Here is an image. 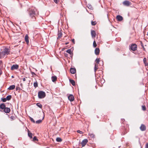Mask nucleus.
Returning a JSON list of instances; mask_svg holds the SVG:
<instances>
[{
    "mask_svg": "<svg viewBox=\"0 0 148 148\" xmlns=\"http://www.w3.org/2000/svg\"><path fill=\"white\" fill-rule=\"evenodd\" d=\"M28 11L29 12V16L31 18V20H34L35 19V15L36 13L38 14L37 9L35 8H29L28 10Z\"/></svg>",
    "mask_w": 148,
    "mask_h": 148,
    "instance_id": "nucleus-1",
    "label": "nucleus"
},
{
    "mask_svg": "<svg viewBox=\"0 0 148 148\" xmlns=\"http://www.w3.org/2000/svg\"><path fill=\"white\" fill-rule=\"evenodd\" d=\"M45 96V92L41 91L38 92V97L40 99L44 98Z\"/></svg>",
    "mask_w": 148,
    "mask_h": 148,
    "instance_id": "nucleus-2",
    "label": "nucleus"
},
{
    "mask_svg": "<svg viewBox=\"0 0 148 148\" xmlns=\"http://www.w3.org/2000/svg\"><path fill=\"white\" fill-rule=\"evenodd\" d=\"M137 47V46L136 44H132L131 46L130 49L132 50L135 51L136 50Z\"/></svg>",
    "mask_w": 148,
    "mask_h": 148,
    "instance_id": "nucleus-3",
    "label": "nucleus"
},
{
    "mask_svg": "<svg viewBox=\"0 0 148 148\" xmlns=\"http://www.w3.org/2000/svg\"><path fill=\"white\" fill-rule=\"evenodd\" d=\"M19 66L17 64H13L11 67V70H14L17 69H18Z\"/></svg>",
    "mask_w": 148,
    "mask_h": 148,
    "instance_id": "nucleus-4",
    "label": "nucleus"
},
{
    "mask_svg": "<svg viewBox=\"0 0 148 148\" xmlns=\"http://www.w3.org/2000/svg\"><path fill=\"white\" fill-rule=\"evenodd\" d=\"M123 4L125 6H128L131 4V3L128 1H125L123 3Z\"/></svg>",
    "mask_w": 148,
    "mask_h": 148,
    "instance_id": "nucleus-5",
    "label": "nucleus"
},
{
    "mask_svg": "<svg viewBox=\"0 0 148 148\" xmlns=\"http://www.w3.org/2000/svg\"><path fill=\"white\" fill-rule=\"evenodd\" d=\"M3 51V53L4 54L5 56V55L9 54L10 53V51L9 49L8 48H5L4 49V51Z\"/></svg>",
    "mask_w": 148,
    "mask_h": 148,
    "instance_id": "nucleus-6",
    "label": "nucleus"
},
{
    "mask_svg": "<svg viewBox=\"0 0 148 148\" xmlns=\"http://www.w3.org/2000/svg\"><path fill=\"white\" fill-rule=\"evenodd\" d=\"M88 142V140L86 139H84L82 142L81 144L82 145V147H84L86 144Z\"/></svg>",
    "mask_w": 148,
    "mask_h": 148,
    "instance_id": "nucleus-7",
    "label": "nucleus"
},
{
    "mask_svg": "<svg viewBox=\"0 0 148 148\" xmlns=\"http://www.w3.org/2000/svg\"><path fill=\"white\" fill-rule=\"evenodd\" d=\"M140 129L142 131H145L146 130V127L144 125L142 124L140 127Z\"/></svg>",
    "mask_w": 148,
    "mask_h": 148,
    "instance_id": "nucleus-8",
    "label": "nucleus"
},
{
    "mask_svg": "<svg viewBox=\"0 0 148 148\" xmlns=\"http://www.w3.org/2000/svg\"><path fill=\"white\" fill-rule=\"evenodd\" d=\"M69 99L71 101H73L74 99V98L73 95H70L68 97Z\"/></svg>",
    "mask_w": 148,
    "mask_h": 148,
    "instance_id": "nucleus-9",
    "label": "nucleus"
},
{
    "mask_svg": "<svg viewBox=\"0 0 148 148\" xmlns=\"http://www.w3.org/2000/svg\"><path fill=\"white\" fill-rule=\"evenodd\" d=\"M116 19L118 21H122L123 20V18L120 15H118L117 16H116Z\"/></svg>",
    "mask_w": 148,
    "mask_h": 148,
    "instance_id": "nucleus-10",
    "label": "nucleus"
},
{
    "mask_svg": "<svg viewBox=\"0 0 148 148\" xmlns=\"http://www.w3.org/2000/svg\"><path fill=\"white\" fill-rule=\"evenodd\" d=\"M25 40L27 43V44L28 45L29 43V37L27 34H26L25 37Z\"/></svg>",
    "mask_w": 148,
    "mask_h": 148,
    "instance_id": "nucleus-11",
    "label": "nucleus"
},
{
    "mask_svg": "<svg viewBox=\"0 0 148 148\" xmlns=\"http://www.w3.org/2000/svg\"><path fill=\"white\" fill-rule=\"evenodd\" d=\"M3 111L5 113H9L10 111V108L5 107L3 110Z\"/></svg>",
    "mask_w": 148,
    "mask_h": 148,
    "instance_id": "nucleus-12",
    "label": "nucleus"
},
{
    "mask_svg": "<svg viewBox=\"0 0 148 148\" xmlns=\"http://www.w3.org/2000/svg\"><path fill=\"white\" fill-rule=\"evenodd\" d=\"M5 107V106L4 103H1L0 105V110H4Z\"/></svg>",
    "mask_w": 148,
    "mask_h": 148,
    "instance_id": "nucleus-13",
    "label": "nucleus"
},
{
    "mask_svg": "<svg viewBox=\"0 0 148 148\" xmlns=\"http://www.w3.org/2000/svg\"><path fill=\"white\" fill-rule=\"evenodd\" d=\"M91 34L92 37L93 38H95L96 35V34L95 31L94 30H92L91 31Z\"/></svg>",
    "mask_w": 148,
    "mask_h": 148,
    "instance_id": "nucleus-14",
    "label": "nucleus"
},
{
    "mask_svg": "<svg viewBox=\"0 0 148 148\" xmlns=\"http://www.w3.org/2000/svg\"><path fill=\"white\" fill-rule=\"evenodd\" d=\"M100 52V50L99 49V48H97L95 50V54L97 55H98L99 54Z\"/></svg>",
    "mask_w": 148,
    "mask_h": 148,
    "instance_id": "nucleus-15",
    "label": "nucleus"
},
{
    "mask_svg": "<svg viewBox=\"0 0 148 148\" xmlns=\"http://www.w3.org/2000/svg\"><path fill=\"white\" fill-rule=\"evenodd\" d=\"M70 72L72 74H75L76 72V69L75 68H71L70 70Z\"/></svg>",
    "mask_w": 148,
    "mask_h": 148,
    "instance_id": "nucleus-16",
    "label": "nucleus"
},
{
    "mask_svg": "<svg viewBox=\"0 0 148 148\" xmlns=\"http://www.w3.org/2000/svg\"><path fill=\"white\" fill-rule=\"evenodd\" d=\"M143 61L145 66H147L148 65V63L147 62V59L146 58H144Z\"/></svg>",
    "mask_w": 148,
    "mask_h": 148,
    "instance_id": "nucleus-17",
    "label": "nucleus"
},
{
    "mask_svg": "<svg viewBox=\"0 0 148 148\" xmlns=\"http://www.w3.org/2000/svg\"><path fill=\"white\" fill-rule=\"evenodd\" d=\"M15 86L14 85H12L10 86V87L8 88L9 90H12L14 89L15 88Z\"/></svg>",
    "mask_w": 148,
    "mask_h": 148,
    "instance_id": "nucleus-18",
    "label": "nucleus"
},
{
    "mask_svg": "<svg viewBox=\"0 0 148 148\" xmlns=\"http://www.w3.org/2000/svg\"><path fill=\"white\" fill-rule=\"evenodd\" d=\"M51 79L52 82H54L55 81H56L57 79V77L56 76H53L51 77Z\"/></svg>",
    "mask_w": 148,
    "mask_h": 148,
    "instance_id": "nucleus-19",
    "label": "nucleus"
},
{
    "mask_svg": "<svg viewBox=\"0 0 148 148\" xmlns=\"http://www.w3.org/2000/svg\"><path fill=\"white\" fill-rule=\"evenodd\" d=\"M5 55L3 51L0 52V58H3L5 57Z\"/></svg>",
    "mask_w": 148,
    "mask_h": 148,
    "instance_id": "nucleus-20",
    "label": "nucleus"
},
{
    "mask_svg": "<svg viewBox=\"0 0 148 148\" xmlns=\"http://www.w3.org/2000/svg\"><path fill=\"white\" fill-rule=\"evenodd\" d=\"M28 136L31 138H32V134L29 130H28Z\"/></svg>",
    "mask_w": 148,
    "mask_h": 148,
    "instance_id": "nucleus-21",
    "label": "nucleus"
},
{
    "mask_svg": "<svg viewBox=\"0 0 148 148\" xmlns=\"http://www.w3.org/2000/svg\"><path fill=\"white\" fill-rule=\"evenodd\" d=\"M69 81L70 82L71 84L75 86V81L74 80L70 79L69 80Z\"/></svg>",
    "mask_w": 148,
    "mask_h": 148,
    "instance_id": "nucleus-22",
    "label": "nucleus"
},
{
    "mask_svg": "<svg viewBox=\"0 0 148 148\" xmlns=\"http://www.w3.org/2000/svg\"><path fill=\"white\" fill-rule=\"evenodd\" d=\"M89 135L91 138H94L95 137V135L93 133H89Z\"/></svg>",
    "mask_w": 148,
    "mask_h": 148,
    "instance_id": "nucleus-23",
    "label": "nucleus"
},
{
    "mask_svg": "<svg viewBox=\"0 0 148 148\" xmlns=\"http://www.w3.org/2000/svg\"><path fill=\"white\" fill-rule=\"evenodd\" d=\"M12 96L11 95H9L6 98V99L7 100H10L12 98Z\"/></svg>",
    "mask_w": 148,
    "mask_h": 148,
    "instance_id": "nucleus-24",
    "label": "nucleus"
},
{
    "mask_svg": "<svg viewBox=\"0 0 148 148\" xmlns=\"http://www.w3.org/2000/svg\"><path fill=\"white\" fill-rule=\"evenodd\" d=\"M98 65H97V64H95V67H94V71H95V72H96L97 69H98Z\"/></svg>",
    "mask_w": 148,
    "mask_h": 148,
    "instance_id": "nucleus-25",
    "label": "nucleus"
},
{
    "mask_svg": "<svg viewBox=\"0 0 148 148\" xmlns=\"http://www.w3.org/2000/svg\"><path fill=\"white\" fill-rule=\"evenodd\" d=\"M66 52L70 54V55L73 54V53L71 52V49H69L66 50Z\"/></svg>",
    "mask_w": 148,
    "mask_h": 148,
    "instance_id": "nucleus-26",
    "label": "nucleus"
},
{
    "mask_svg": "<svg viewBox=\"0 0 148 148\" xmlns=\"http://www.w3.org/2000/svg\"><path fill=\"white\" fill-rule=\"evenodd\" d=\"M62 35V34L61 32H59L58 34V38H60Z\"/></svg>",
    "mask_w": 148,
    "mask_h": 148,
    "instance_id": "nucleus-27",
    "label": "nucleus"
},
{
    "mask_svg": "<svg viewBox=\"0 0 148 148\" xmlns=\"http://www.w3.org/2000/svg\"><path fill=\"white\" fill-rule=\"evenodd\" d=\"M56 140L58 142H61L62 141V140L60 138L58 137L56 138Z\"/></svg>",
    "mask_w": 148,
    "mask_h": 148,
    "instance_id": "nucleus-28",
    "label": "nucleus"
},
{
    "mask_svg": "<svg viewBox=\"0 0 148 148\" xmlns=\"http://www.w3.org/2000/svg\"><path fill=\"white\" fill-rule=\"evenodd\" d=\"M37 106L39 108H41L42 107V105L40 103H37L36 104Z\"/></svg>",
    "mask_w": 148,
    "mask_h": 148,
    "instance_id": "nucleus-29",
    "label": "nucleus"
},
{
    "mask_svg": "<svg viewBox=\"0 0 148 148\" xmlns=\"http://www.w3.org/2000/svg\"><path fill=\"white\" fill-rule=\"evenodd\" d=\"M100 61L99 58H97L95 60V62L96 63V64L97 65H98Z\"/></svg>",
    "mask_w": 148,
    "mask_h": 148,
    "instance_id": "nucleus-30",
    "label": "nucleus"
},
{
    "mask_svg": "<svg viewBox=\"0 0 148 148\" xmlns=\"http://www.w3.org/2000/svg\"><path fill=\"white\" fill-rule=\"evenodd\" d=\"M127 132H128L127 130H124L123 132H122V134H123V135H124L125 134H126Z\"/></svg>",
    "mask_w": 148,
    "mask_h": 148,
    "instance_id": "nucleus-31",
    "label": "nucleus"
},
{
    "mask_svg": "<svg viewBox=\"0 0 148 148\" xmlns=\"http://www.w3.org/2000/svg\"><path fill=\"white\" fill-rule=\"evenodd\" d=\"M93 45L94 47H96L97 46V44L95 40L93 42Z\"/></svg>",
    "mask_w": 148,
    "mask_h": 148,
    "instance_id": "nucleus-32",
    "label": "nucleus"
},
{
    "mask_svg": "<svg viewBox=\"0 0 148 148\" xmlns=\"http://www.w3.org/2000/svg\"><path fill=\"white\" fill-rule=\"evenodd\" d=\"M142 108L143 110L145 111L146 110V107L145 105L142 106Z\"/></svg>",
    "mask_w": 148,
    "mask_h": 148,
    "instance_id": "nucleus-33",
    "label": "nucleus"
},
{
    "mask_svg": "<svg viewBox=\"0 0 148 148\" xmlns=\"http://www.w3.org/2000/svg\"><path fill=\"white\" fill-rule=\"evenodd\" d=\"M34 85L35 88L36 87L38 86V83L37 82H36L34 83Z\"/></svg>",
    "mask_w": 148,
    "mask_h": 148,
    "instance_id": "nucleus-34",
    "label": "nucleus"
},
{
    "mask_svg": "<svg viewBox=\"0 0 148 148\" xmlns=\"http://www.w3.org/2000/svg\"><path fill=\"white\" fill-rule=\"evenodd\" d=\"M91 24L93 25H95L96 24V21H92L91 22Z\"/></svg>",
    "mask_w": 148,
    "mask_h": 148,
    "instance_id": "nucleus-35",
    "label": "nucleus"
},
{
    "mask_svg": "<svg viewBox=\"0 0 148 148\" xmlns=\"http://www.w3.org/2000/svg\"><path fill=\"white\" fill-rule=\"evenodd\" d=\"M42 121V120H38L36 121V123H40Z\"/></svg>",
    "mask_w": 148,
    "mask_h": 148,
    "instance_id": "nucleus-36",
    "label": "nucleus"
},
{
    "mask_svg": "<svg viewBox=\"0 0 148 148\" xmlns=\"http://www.w3.org/2000/svg\"><path fill=\"white\" fill-rule=\"evenodd\" d=\"M30 119L32 121V122H33V123H35V121L34 120L32 117H30Z\"/></svg>",
    "mask_w": 148,
    "mask_h": 148,
    "instance_id": "nucleus-37",
    "label": "nucleus"
},
{
    "mask_svg": "<svg viewBox=\"0 0 148 148\" xmlns=\"http://www.w3.org/2000/svg\"><path fill=\"white\" fill-rule=\"evenodd\" d=\"M33 140L34 141H38V138H37L36 137V136H34V137L33 138Z\"/></svg>",
    "mask_w": 148,
    "mask_h": 148,
    "instance_id": "nucleus-38",
    "label": "nucleus"
},
{
    "mask_svg": "<svg viewBox=\"0 0 148 148\" xmlns=\"http://www.w3.org/2000/svg\"><path fill=\"white\" fill-rule=\"evenodd\" d=\"M1 100L3 102H5L7 101L6 98H2Z\"/></svg>",
    "mask_w": 148,
    "mask_h": 148,
    "instance_id": "nucleus-39",
    "label": "nucleus"
},
{
    "mask_svg": "<svg viewBox=\"0 0 148 148\" xmlns=\"http://www.w3.org/2000/svg\"><path fill=\"white\" fill-rule=\"evenodd\" d=\"M20 88L19 86H17L16 87V90H20Z\"/></svg>",
    "mask_w": 148,
    "mask_h": 148,
    "instance_id": "nucleus-40",
    "label": "nucleus"
},
{
    "mask_svg": "<svg viewBox=\"0 0 148 148\" xmlns=\"http://www.w3.org/2000/svg\"><path fill=\"white\" fill-rule=\"evenodd\" d=\"M77 132L81 134H83V132L82 131L79 130H78L77 131Z\"/></svg>",
    "mask_w": 148,
    "mask_h": 148,
    "instance_id": "nucleus-41",
    "label": "nucleus"
},
{
    "mask_svg": "<svg viewBox=\"0 0 148 148\" xmlns=\"http://www.w3.org/2000/svg\"><path fill=\"white\" fill-rule=\"evenodd\" d=\"M3 66V62L2 61H0V67H2Z\"/></svg>",
    "mask_w": 148,
    "mask_h": 148,
    "instance_id": "nucleus-42",
    "label": "nucleus"
},
{
    "mask_svg": "<svg viewBox=\"0 0 148 148\" xmlns=\"http://www.w3.org/2000/svg\"><path fill=\"white\" fill-rule=\"evenodd\" d=\"M56 3H57L59 1V0H53Z\"/></svg>",
    "mask_w": 148,
    "mask_h": 148,
    "instance_id": "nucleus-43",
    "label": "nucleus"
},
{
    "mask_svg": "<svg viewBox=\"0 0 148 148\" xmlns=\"http://www.w3.org/2000/svg\"><path fill=\"white\" fill-rule=\"evenodd\" d=\"M14 116H11L10 117V119H11V120H14Z\"/></svg>",
    "mask_w": 148,
    "mask_h": 148,
    "instance_id": "nucleus-44",
    "label": "nucleus"
},
{
    "mask_svg": "<svg viewBox=\"0 0 148 148\" xmlns=\"http://www.w3.org/2000/svg\"><path fill=\"white\" fill-rule=\"evenodd\" d=\"M145 148H148V143L146 144Z\"/></svg>",
    "mask_w": 148,
    "mask_h": 148,
    "instance_id": "nucleus-45",
    "label": "nucleus"
},
{
    "mask_svg": "<svg viewBox=\"0 0 148 148\" xmlns=\"http://www.w3.org/2000/svg\"><path fill=\"white\" fill-rule=\"evenodd\" d=\"M31 73H32V75H36V74L35 73H34V72H31Z\"/></svg>",
    "mask_w": 148,
    "mask_h": 148,
    "instance_id": "nucleus-46",
    "label": "nucleus"
},
{
    "mask_svg": "<svg viewBox=\"0 0 148 148\" xmlns=\"http://www.w3.org/2000/svg\"><path fill=\"white\" fill-rule=\"evenodd\" d=\"M72 42L74 44L75 43V40L74 39H73L72 40Z\"/></svg>",
    "mask_w": 148,
    "mask_h": 148,
    "instance_id": "nucleus-47",
    "label": "nucleus"
},
{
    "mask_svg": "<svg viewBox=\"0 0 148 148\" xmlns=\"http://www.w3.org/2000/svg\"><path fill=\"white\" fill-rule=\"evenodd\" d=\"M23 81H25L26 80V79L25 78H23Z\"/></svg>",
    "mask_w": 148,
    "mask_h": 148,
    "instance_id": "nucleus-48",
    "label": "nucleus"
},
{
    "mask_svg": "<svg viewBox=\"0 0 148 148\" xmlns=\"http://www.w3.org/2000/svg\"><path fill=\"white\" fill-rule=\"evenodd\" d=\"M69 43V42H67L66 43H65V45H67Z\"/></svg>",
    "mask_w": 148,
    "mask_h": 148,
    "instance_id": "nucleus-49",
    "label": "nucleus"
},
{
    "mask_svg": "<svg viewBox=\"0 0 148 148\" xmlns=\"http://www.w3.org/2000/svg\"><path fill=\"white\" fill-rule=\"evenodd\" d=\"M67 55V53H65L64 55L65 56H66Z\"/></svg>",
    "mask_w": 148,
    "mask_h": 148,
    "instance_id": "nucleus-50",
    "label": "nucleus"
},
{
    "mask_svg": "<svg viewBox=\"0 0 148 148\" xmlns=\"http://www.w3.org/2000/svg\"><path fill=\"white\" fill-rule=\"evenodd\" d=\"M12 77H14L13 76H12Z\"/></svg>",
    "mask_w": 148,
    "mask_h": 148,
    "instance_id": "nucleus-51",
    "label": "nucleus"
},
{
    "mask_svg": "<svg viewBox=\"0 0 148 148\" xmlns=\"http://www.w3.org/2000/svg\"><path fill=\"white\" fill-rule=\"evenodd\" d=\"M64 48H63V49H62V50H64Z\"/></svg>",
    "mask_w": 148,
    "mask_h": 148,
    "instance_id": "nucleus-52",
    "label": "nucleus"
},
{
    "mask_svg": "<svg viewBox=\"0 0 148 148\" xmlns=\"http://www.w3.org/2000/svg\"><path fill=\"white\" fill-rule=\"evenodd\" d=\"M64 48H63V49H62V50H64Z\"/></svg>",
    "mask_w": 148,
    "mask_h": 148,
    "instance_id": "nucleus-53",
    "label": "nucleus"
},
{
    "mask_svg": "<svg viewBox=\"0 0 148 148\" xmlns=\"http://www.w3.org/2000/svg\"><path fill=\"white\" fill-rule=\"evenodd\" d=\"M64 48H63V49H62V50H64Z\"/></svg>",
    "mask_w": 148,
    "mask_h": 148,
    "instance_id": "nucleus-54",
    "label": "nucleus"
},
{
    "mask_svg": "<svg viewBox=\"0 0 148 148\" xmlns=\"http://www.w3.org/2000/svg\"><path fill=\"white\" fill-rule=\"evenodd\" d=\"M147 35H148V33H147Z\"/></svg>",
    "mask_w": 148,
    "mask_h": 148,
    "instance_id": "nucleus-55",
    "label": "nucleus"
}]
</instances>
